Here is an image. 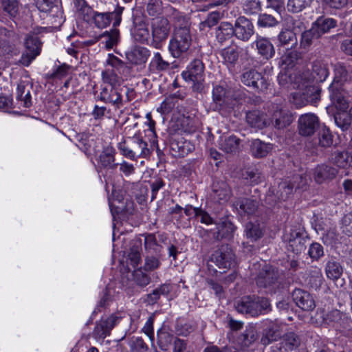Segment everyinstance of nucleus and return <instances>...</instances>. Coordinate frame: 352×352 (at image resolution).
I'll use <instances>...</instances> for the list:
<instances>
[{"mask_svg": "<svg viewBox=\"0 0 352 352\" xmlns=\"http://www.w3.org/2000/svg\"><path fill=\"white\" fill-rule=\"evenodd\" d=\"M338 174V170L329 165L321 164L314 170V179L318 184L333 179Z\"/></svg>", "mask_w": 352, "mask_h": 352, "instance_id": "a878e982", "label": "nucleus"}, {"mask_svg": "<svg viewBox=\"0 0 352 352\" xmlns=\"http://www.w3.org/2000/svg\"><path fill=\"white\" fill-rule=\"evenodd\" d=\"M173 352H192L186 340L175 337L173 342Z\"/></svg>", "mask_w": 352, "mask_h": 352, "instance_id": "774afa93", "label": "nucleus"}, {"mask_svg": "<svg viewBox=\"0 0 352 352\" xmlns=\"http://www.w3.org/2000/svg\"><path fill=\"white\" fill-rule=\"evenodd\" d=\"M258 53L266 60L272 58L275 54L274 45L268 38L259 36L255 41Z\"/></svg>", "mask_w": 352, "mask_h": 352, "instance_id": "c756f323", "label": "nucleus"}, {"mask_svg": "<svg viewBox=\"0 0 352 352\" xmlns=\"http://www.w3.org/2000/svg\"><path fill=\"white\" fill-rule=\"evenodd\" d=\"M170 63L166 60L159 52H154L148 65V70L151 74H159L170 69Z\"/></svg>", "mask_w": 352, "mask_h": 352, "instance_id": "393cba45", "label": "nucleus"}, {"mask_svg": "<svg viewBox=\"0 0 352 352\" xmlns=\"http://www.w3.org/2000/svg\"><path fill=\"white\" fill-rule=\"evenodd\" d=\"M245 119L250 126L258 129H262L270 124V118L259 110H252L247 112Z\"/></svg>", "mask_w": 352, "mask_h": 352, "instance_id": "412c9836", "label": "nucleus"}, {"mask_svg": "<svg viewBox=\"0 0 352 352\" xmlns=\"http://www.w3.org/2000/svg\"><path fill=\"white\" fill-rule=\"evenodd\" d=\"M219 20V13L217 12H212L210 13L206 19L199 24V28L201 30H205L206 29H210L212 27L217 24Z\"/></svg>", "mask_w": 352, "mask_h": 352, "instance_id": "338daca9", "label": "nucleus"}, {"mask_svg": "<svg viewBox=\"0 0 352 352\" xmlns=\"http://www.w3.org/2000/svg\"><path fill=\"white\" fill-rule=\"evenodd\" d=\"M122 11L123 8L121 7H118L113 12H99L96 11L90 24H94L99 29H103L109 25L113 19V27L116 28L121 22Z\"/></svg>", "mask_w": 352, "mask_h": 352, "instance_id": "9b49d317", "label": "nucleus"}, {"mask_svg": "<svg viewBox=\"0 0 352 352\" xmlns=\"http://www.w3.org/2000/svg\"><path fill=\"white\" fill-rule=\"evenodd\" d=\"M216 226L217 230L215 233V238L217 240L232 237L233 233L236 229L235 226L227 217H223L219 219Z\"/></svg>", "mask_w": 352, "mask_h": 352, "instance_id": "bb28decb", "label": "nucleus"}, {"mask_svg": "<svg viewBox=\"0 0 352 352\" xmlns=\"http://www.w3.org/2000/svg\"><path fill=\"white\" fill-rule=\"evenodd\" d=\"M172 18L174 25V32H178L180 30L184 31V30L190 32L189 19L183 13L174 10Z\"/></svg>", "mask_w": 352, "mask_h": 352, "instance_id": "37998d69", "label": "nucleus"}, {"mask_svg": "<svg viewBox=\"0 0 352 352\" xmlns=\"http://www.w3.org/2000/svg\"><path fill=\"white\" fill-rule=\"evenodd\" d=\"M211 261L219 268L230 269L236 264L235 254L229 245L223 244L211 255Z\"/></svg>", "mask_w": 352, "mask_h": 352, "instance_id": "6e6552de", "label": "nucleus"}, {"mask_svg": "<svg viewBox=\"0 0 352 352\" xmlns=\"http://www.w3.org/2000/svg\"><path fill=\"white\" fill-rule=\"evenodd\" d=\"M234 30V36L243 42L248 41L254 34V27L251 21L245 16L238 17L233 25Z\"/></svg>", "mask_w": 352, "mask_h": 352, "instance_id": "ddd939ff", "label": "nucleus"}, {"mask_svg": "<svg viewBox=\"0 0 352 352\" xmlns=\"http://www.w3.org/2000/svg\"><path fill=\"white\" fill-rule=\"evenodd\" d=\"M329 67L328 65L320 60H316L313 63L311 78H309V72L302 73L300 78L302 80H305L303 82L307 83L309 80L311 84L313 81L317 82H322L326 80L329 76Z\"/></svg>", "mask_w": 352, "mask_h": 352, "instance_id": "f3484780", "label": "nucleus"}, {"mask_svg": "<svg viewBox=\"0 0 352 352\" xmlns=\"http://www.w3.org/2000/svg\"><path fill=\"white\" fill-rule=\"evenodd\" d=\"M118 148L122 155L131 160L146 157L150 155L146 142L140 137L127 138L118 144Z\"/></svg>", "mask_w": 352, "mask_h": 352, "instance_id": "7ed1b4c3", "label": "nucleus"}, {"mask_svg": "<svg viewBox=\"0 0 352 352\" xmlns=\"http://www.w3.org/2000/svg\"><path fill=\"white\" fill-rule=\"evenodd\" d=\"M102 79L105 86L119 87L122 80L115 72L114 69H107L102 72Z\"/></svg>", "mask_w": 352, "mask_h": 352, "instance_id": "8fccbe9b", "label": "nucleus"}, {"mask_svg": "<svg viewBox=\"0 0 352 352\" xmlns=\"http://www.w3.org/2000/svg\"><path fill=\"white\" fill-rule=\"evenodd\" d=\"M254 280L258 289L270 294L280 292L285 285L283 272L272 265H264Z\"/></svg>", "mask_w": 352, "mask_h": 352, "instance_id": "f257e3e1", "label": "nucleus"}, {"mask_svg": "<svg viewBox=\"0 0 352 352\" xmlns=\"http://www.w3.org/2000/svg\"><path fill=\"white\" fill-rule=\"evenodd\" d=\"M240 139L234 135L224 137L221 139L220 148L228 153H235L239 149Z\"/></svg>", "mask_w": 352, "mask_h": 352, "instance_id": "58836bf2", "label": "nucleus"}, {"mask_svg": "<svg viewBox=\"0 0 352 352\" xmlns=\"http://www.w3.org/2000/svg\"><path fill=\"white\" fill-rule=\"evenodd\" d=\"M57 0H37L36 6L43 12H55L56 16L61 15L59 8L56 5Z\"/></svg>", "mask_w": 352, "mask_h": 352, "instance_id": "603ef678", "label": "nucleus"}, {"mask_svg": "<svg viewBox=\"0 0 352 352\" xmlns=\"http://www.w3.org/2000/svg\"><path fill=\"white\" fill-rule=\"evenodd\" d=\"M151 28L152 36L151 45L155 49H160L169 36L170 32L169 21L164 17L155 18L151 21Z\"/></svg>", "mask_w": 352, "mask_h": 352, "instance_id": "423d86ee", "label": "nucleus"}, {"mask_svg": "<svg viewBox=\"0 0 352 352\" xmlns=\"http://www.w3.org/2000/svg\"><path fill=\"white\" fill-rule=\"evenodd\" d=\"M278 41L282 46L287 48L295 47L298 43L296 32L287 29L282 30L278 34Z\"/></svg>", "mask_w": 352, "mask_h": 352, "instance_id": "c03bdc74", "label": "nucleus"}, {"mask_svg": "<svg viewBox=\"0 0 352 352\" xmlns=\"http://www.w3.org/2000/svg\"><path fill=\"white\" fill-rule=\"evenodd\" d=\"M280 337V324L278 322H270L263 330L261 342L263 345H267L272 341L276 340Z\"/></svg>", "mask_w": 352, "mask_h": 352, "instance_id": "7c9ffc66", "label": "nucleus"}, {"mask_svg": "<svg viewBox=\"0 0 352 352\" xmlns=\"http://www.w3.org/2000/svg\"><path fill=\"white\" fill-rule=\"evenodd\" d=\"M133 24L134 26L131 30L133 38L141 43L147 41L149 37V30L145 23L142 20H135Z\"/></svg>", "mask_w": 352, "mask_h": 352, "instance_id": "72a5a7b5", "label": "nucleus"}, {"mask_svg": "<svg viewBox=\"0 0 352 352\" xmlns=\"http://www.w3.org/2000/svg\"><path fill=\"white\" fill-rule=\"evenodd\" d=\"M316 315L319 317L318 319H320L318 322L321 325L327 324L328 326L337 327L342 318L341 312L337 309L332 310L327 314H324L322 310L318 311Z\"/></svg>", "mask_w": 352, "mask_h": 352, "instance_id": "2f4dec72", "label": "nucleus"}, {"mask_svg": "<svg viewBox=\"0 0 352 352\" xmlns=\"http://www.w3.org/2000/svg\"><path fill=\"white\" fill-rule=\"evenodd\" d=\"M126 58L137 71H142L146 67V63L151 56L150 50L145 47L135 46L126 52Z\"/></svg>", "mask_w": 352, "mask_h": 352, "instance_id": "f8f14e48", "label": "nucleus"}, {"mask_svg": "<svg viewBox=\"0 0 352 352\" xmlns=\"http://www.w3.org/2000/svg\"><path fill=\"white\" fill-rule=\"evenodd\" d=\"M300 343L299 337L294 332H289L283 336L282 341L278 345L283 349H287L289 351L297 348Z\"/></svg>", "mask_w": 352, "mask_h": 352, "instance_id": "a18cd8bd", "label": "nucleus"}, {"mask_svg": "<svg viewBox=\"0 0 352 352\" xmlns=\"http://www.w3.org/2000/svg\"><path fill=\"white\" fill-rule=\"evenodd\" d=\"M204 65L200 59H195L190 62L186 71L182 72L186 80H204Z\"/></svg>", "mask_w": 352, "mask_h": 352, "instance_id": "5701e85b", "label": "nucleus"}, {"mask_svg": "<svg viewBox=\"0 0 352 352\" xmlns=\"http://www.w3.org/2000/svg\"><path fill=\"white\" fill-rule=\"evenodd\" d=\"M337 22L335 19L320 16L317 20L312 24V28L318 33V35L321 36L324 34L328 32L331 28L336 26Z\"/></svg>", "mask_w": 352, "mask_h": 352, "instance_id": "f704fd0d", "label": "nucleus"}, {"mask_svg": "<svg viewBox=\"0 0 352 352\" xmlns=\"http://www.w3.org/2000/svg\"><path fill=\"white\" fill-rule=\"evenodd\" d=\"M298 124V131L301 135L311 136L319 126V119L314 113H305L300 116Z\"/></svg>", "mask_w": 352, "mask_h": 352, "instance_id": "dca6fc26", "label": "nucleus"}, {"mask_svg": "<svg viewBox=\"0 0 352 352\" xmlns=\"http://www.w3.org/2000/svg\"><path fill=\"white\" fill-rule=\"evenodd\" d=\"M226 89L221 85H216L212 89V104L211 109L213 111H221L227 103Z\"/></svg>", "mask_w": 352, "mask_h": 352, "instance_id": "cd10ccee", "label": "nucleus"}, {"mask_svg": "<svg viewBox=\"0 0 352 352\" xmlns=\"http://www.w3.org/2000/svg\"><path fill=\"white\" fill-rule=\"evenodd\" d=\"M298 87L299 90L293 94L292 100L296 108H300L309 102L317 99L318 94L314 87L311 85L309 80L307 83L301 82Z\"/></svg>", "mask_w": 352, "mask_h": 352, "instance_id": "1a4fd4ad", "label": "nucleus"}, {"mask_svg": "<svg viewBox=\"0 0 352 352\" xmlns=\"http://www.w3.org/2000/svg\"><path fill=\"white\" fill-rule=\"evenodd\" d=\"M258 25L262 28L274 27L278 23V19L269 14H261L258 18Z\"/></svg>", "mask_w": 352, "mask_h": 352, "instance_id": "bf43d9fd", "label": "nucleus"}, {"mask_svg": "<svg viewBox=\"0 0 352 352\" xmlns=\"http://www.w3.org/2000/svg\"><path fill=\"white\" fill-rule=\"evenodd\" d=\"M306 281L312 289H319L323 283V276L321 270L318 268L310 270Z\"/></svg>", "mask_w": 352, "mask_h": 352, "instance_id": "49530a36", "label": "nucleus"}, {"mask_svg": "<svg viewBox=\"0 0 352 352\" xmlns=\"http://www.w3.org/2000/svg\"><path fill=\"white\" fill-rule=\"evenodd\" d=\"M100 162L104 168H115L117 166L114 163V150L112 148H105L99 156Z\"/></svg>", "mask_w": 352, "mask_h": 352, "instance_id": "3c124183", "label": "nucleus"}, {"mask_svg": "<svg viewBox=\"0 0 352 352\" xmlns=\"http://www.w3.org/2000/svg\"><path fill=\"white\" fill-rule=\"evenodd\" d=\"M284 239L288 242V251L298 254L305 250V239L302 236L300 230L291 228L289 233L285 234Z\"/></svg>", "mask_w": 352, "mask_h": 352, "instance_id": "a211bd4d", "label": "nucleus"}, {"mask_svg": "<svg viewBox=\"0 0 352 352\" xmlns=\"http://www.w3.org/2000/svg\"><path fill=\"white\" fill-rule=\"evenodd\" d=\"M292 298L296 305L304 311H311L316 307L313 296L303 289H295L292 292Z\"/></svg>", "mask_w": 352, "mask_h": 352, "instance_id": "6ab92c4d", "label": "nucleus"}, {"mask_svg": "<svg viewBox=\"0 0 352 352\" xmlns=\"http://www.w3.org/2000/svg\"><path fill=\"white\" fill-rule=\"evenodd\" d=\"M106 63L107 65L112 67L115 72H118L121 75L128 76L131 74V67L113 54H109Z\"/></svg>", "mask_w": 352, "mask_h": 352, "instance_id": "473e14b6", "label": "nucleus"}, {"mask_svg": "<svg viewBox=\"0 0 352 352\" xmlns=\"http://www.w3.org/2000/svg\"><path fill=\"white\" fill-rule=\"evenodd\" d=\"M0 11L14 19L19 15V3L17 0H0Z\"/></svg>", "mask_w": 352, "mask_h": 352, "instance_id": "4c0bfd02", "label": "nucleus"}, {"mask_svg": "<svg viewBox=\"0 0 352 352\" xmlns=\"http://www.w3.org/2000/svg\"><path fill=\"white\" fill-rule=\"evenodd\" d=\"M333 144V135L329 129L324 127L318 133V144L322 147H329Z\"/></svg>", "mask_w": 352, "mask_h": 352, "instance_id": "052dcab7", "label": "nucleus"}, {"mask_svg": "<svg viewBox=\"0 0 352 352\" xmlns=\"http://www.w3.org/2000/svg\"><path fill=\"white\" fill-rule=\"evenodd\" d=\"M232 195L229 185L224 181H217L212 184V196L217 201L223 204L227 202Z\"/></svg>", "mask_w": 352, "mask_h": 352, "instance_id": "b1692460", "label": "nucleus"}, {"mask_svg": "<svg viewBox=\"0 0 352 352\" xmlns=\"http://www.w3.org/2000/svg\"><path fill=\"white\" fill-rule=\"evenodd\" d=\"M272 148V144L265 143L258 139L254 140L251 144V153L257 158L265 157Z\"/></svg>", "mask_w": 352, "mask_h": 352, "instance_id": "79ce46f5", "label": "nucleus"}, {"mask_svg": "<svg viewBox=\"0 0 352 352\" xmlns=\"http://www.w3.org/2000/svg\"><path fill=\"white\" fill-rule=\"evenodd\" d=\"M290 122L289 116L281 110H276L270 119V124H272L275 128L278 129L289 125Z\"/></svg>", "mask_w": 352, "mask_h": 352, "instance_id": "09e8293b", "label": "nucleus"}, {"mask_svg": "<svg viewBox=\"0 0 352 352\" xmlns=\"http://www.w3.org/2000/svg\"><path fill=\"white\" fill-rule=\"evenodd\" d=\"M325 271L327 277L331 279H338L342 275L343 270L338 262L331 260L327 263Z\"/></svg>", "mask_w": 352, "mask_h": 352, "instance_id": "864d4df0", "label": "nucleus"}, {"mask_svg": "<svg viewBox=\"0 0 352 352\" xmlns=\"http://www.w3.org/2000/svg\"><path fill=\"white\" fill-rule=\"evenodd\" d=\"M243 9L246 14H254L261 10L260 0H245L243 4Z\"/></svg>", "mask_w": 352, "mask_h": 352, "instance_id": "680f3d73", "label": "nucleus"}, {"mask_svg": "<svg viewBox=\"0 0 352 352\" xmlns=\"http://www.w3.org/2000/svg\"><path fill=\"white\" fill-rule=\"evenodd\" d=\"M330 162L339 168H346L351 166L352 157L346 151L337 150L331 153Z\"/></svg>", "mask_w": 352, "mask_h": 352, "instance_id": "c9c22d12", "label": "nucleus"}, {"mask_svg": "<svg viewBox=\"0 0 352 352\" xmlns=\"http://www.w3.org/2000/svg\"><path fill=\"white\" fill-rule=\"evenodd\" d=\"M335 77L333 82H336L342 86L343 81H346L347 78V70L346 67L341 63H337L334 67Z\"/></svg>", "mask_w": 352, "mask_h": 352, "instance_id": "0e129e2a", "label": "nucleus"}, {"mask_svg": "<svg viewBox=\"0 0 352 352\" xmlns=\"http://www.w3.org/2000/svg\"><path fill=\"white\" fill-rule=\"evenodd\" d=\"M159 258L160 254H148L145 258L144 270L146 271H153L157 269L161 264Z\"/></svg>", "mask_w": 352, "mask_h": 352, "instance_id": "69168bd1", "label": "nucleus"}, {"mask_svg": "<svg viewBox=\"0 0 352 352\" xmlns=\"http://www.w3.org/2000/svg\"><path fill=\"white\" fill-rule=\"evenodd\" d=\"M329 89L332 103L341 111L347 109L349 103L346 99V93L342 89L340 85L336 82H332Z\"/></svg>", "mask_w": 352, "mask_h": 352, "instance_id": "aec40b11", "label": "nucleus"}, {"mask_svg": "<svg viewBox=\"0 0 352 352\" xmlns=\"http://www.w3.org/2000/svg\"><path fill=\"white\" fill-rule=\"evenodd\" d=\"M233 208L241 215H252L258 208V203L249 198H239L232 203Z\"/></svg>", "mask_w": 352, "mask_h": 352, "instance_id": "4be33fe9", "label": "nucleus"}, {"mask_svg": "<svg viewBox=\"0 0 352 352\" xmlns=\"http://www.w3.org/2000/svg\"><path fill=\"white\" fill-rule=\"evenodd\" d=\"M245 232L247 238L254 242L263 237L264 227L258 223L249 222L245 226Z\"/></svg>", "mask_w": 352, "mask_h": 352, "instance_id": "ea45409f", "label": "nucleus"}, {"mask_svg": "<svg viewBox=\"0 0 352 352\" xmlns=\"http://www.w3.org/2000/svg\"><path fill=\"white\" fill-rule=\"evenodd\" d=\"M144 248L150 254H158L161 252L162 246L157 243L155 235L149 234L145 236Z\"/></svg>", "mask_w": 352, "mask_h": 352, "instance_id": "4d7b16f0", "label": "nucleus"}, {"mask_svg": "<svg viewBox=\"0 0 352 352\" xmlns=\"http://www.w3.org/2000/svg\"><path fill=\"white\" fill-rule=\"evenodd\" d=\"M336 125L343 131H347L351 124V116L345 113H338L334 116Z\"/></svg>", "mask_w": 352, "mask_h": 352, "instance_id": "e2e57ef3", "label": "nucleus"}, {"mask_svg": "<svg viewBox=\"0 0 352 352\" xmlns=\"http://www.w3.org/2000/svg\"><path fill=\"white\" fill-rule=\"evenodd\" d=\"M306 184V179L301 175H295L292 181H284L278 184L277 195H274L272 192H269L265 197V202L270 206H272L278 199L286 200L290 195L292 194L294 189L302 188Z\"/></svg>", "mask_w": 352, "mask_h": 352, "instance_id": "20e7f679", "label": "nucleus"}, {"mask_svg": "<svg viewBox=\"0 0 352 352\" xmlns=\"http://www.w3.org/2000/svg\"><path fill=\"white\" fill-rule=\"evenodd\" d=\"M123 88L119 87L104 86L98 96L100 100L110 103L119 109L123 106L122 93Z\"/></svg>", "mask_w": 352, "mask_h": 352, "instance_id": "2eb2a0df", "label": "nucleus"}, {"mask_svg": "<svg viewBox=\"0 0 352 352\" xmlns=\"http://www.w3.org/2000/svg\"><path fill=\"white\" fill-rule=\"evenodd\" d=\"M215 34L218 42L223 43L234 36L233 25L229 22H221L217 28Z\"/></svg>", "mask_w": 352, "mask_h": 352, "instance_id": "a19ab883", "label": "nucleus"}, {"mask_svg": "<svg viewBox=\"0 0 352 352\" xmlns=\"http://www.w3.org/2000/svg\"><path fill=\"white\" fill-rule=\"evenodd\" d=\"M196 329L194 323L184 321H177L175 325V333L178 336L187 337Z\"/></svg>", "mask_w": 352, "mask_h": 352, "instance_id": "6e6d98bb", "label": "nucleus"}, {"mask_svg": "<svg viewBox=\"0 0 352 352\" xmlns=\"http://www.w3.org/2000/svg\"><path fill=\"white\" fill-rule=\"evenodd\" d=\"M101 41L107 50L116 47L120 41V32L113 28L109 31H105L96 38V41Z\"/></svg>", "mask_w": 352, "mask_h": 352, "instance_id": "c85d7f7f", "label": "nucleus"}, {"mask_svg": "<svg viewBox=\"0 0 352 352\" xmlns=\"http://www.w3.org/2000/svg\"><path fill=\"white\" fill-rule=\"evenodd\" d=\"M258 338V333L253 325L246 327L245 330L238 337V342L242 346L248 347Z\"/></svg>", "mask_w": 352, "mask_h": 352, "instance_id": "e433bc0d", "label": "nucleus"}, {"mask_svg": "<svg viewBox=\"0 0 352 352\" xmlns=\"http://www.w3.org/2000/svg\"><path fill=\"white\" fill-rule=\"evenodd\" d=\"M25 50L23 52L19 63L28 67L31 63L38 56L41 50V43L37 35L29 34L25 41Z\"/></svg>", "mask_w": 352, "mask_h": 352, "instance_id": "0eeeda50", "label": "nucleus"}, {"mask_svg": "<svg viewBox=\"0 0 352 352\" xmlns=\"http://www.w3.org/2000/svg\"><path fill=\"white\" fill-rule=\"evenodd\" d=\"M320 36L318 35L315 30L312 27L306 31H304L301 34V38L300 41V46L303 49H308L312 44L314 40L318 39Z\"/></svg>", "mask_w": 352, "mask_h": 352, "instance_id": "5fc2aeb1", "label": "nucleus"}, {"mask_svg": "<svg viewBox=\"0 0 352 352\" xmlns=\"http://www.w3.org/2000/svg\"><path fill=\"white\" fill-rule=\"evenodd\" d=\"M240 52L238 46H232L223 49L221 51V56L227 64L234 66L239 60Z\"/></svg>", "mask_w": 352, "mask_h": 352, "instance_id": "de8ad7c7", "label": "nucleus"}, {"mask_svg": "<svg viewBox=\"0 0 352 352\" xmlns=\"http://www.w3.org/2000/svg\"><path fill=\"white\" fill-rule=\"evenodd\" d=\"M314 0H288L287 10L290 12L298 13L310 6Z\"/></svg>", "mask_w": 352, "mask_h": 352, "instance_id": "13d9d810", "label": "nucleus"}, {"mask_svg": "<svg viewBox=\"0 0 352 352\" xmlns=\"http://www.w3.org/2000/svg\"><path fill=\"white\" fill-rule=\"evenodd\" d=\"M14 33L12 30L0 28V56L10 58L18 54L12 42Z\"/></svg>", "mask_w": 352, "mask_h": 352, "instance_id": "4468645a", "label": "nucleus"}, {"mask_svg": "<svg viewBox=\"0 0 352 352\" xmlns=\"http://www.w3.org/2000/svg\"><path fill=\"white\" fill-rule=\"evenodd\" d=\"M192 43L190 32L186 30L178 32H173V35L169 41L168 51L174 58H180L186 53Z\"/></svg>", "mask_w": 352, "mask_h": 352, "instance_id": "39448f33", "label": "nucleus"}, {"mask_svg": "<svg viewBox=\"0 0 352 352\" xmlns=\"http://www.w3.org/2000/svg\"><path fill=\"white\" fill-rule=\"evenodd\" d=\"M236 311L255 317L271 311L269 299L256 295L242 297L235 304Z\"/></svg>", "mask_w": 352, "mask_h": 352, "instance_id": "f03ea898", "label": "nucleus"}, {"mask_svg": "<svg viewBox=\"0 0 352 352\" xmlns=\"http://www.w3.org/2000/svg\"><path fill=\"white\" fill-rule=\"evenodd\" d=\"M241 80L243 85L256 91H264L268 87L266 79L255 69H245L241 76Z\"/></svg>", "mask_w": 352, "mask_h": 352, "instance_id": "9d476101", "label": "nucleus"}]
</instances>
